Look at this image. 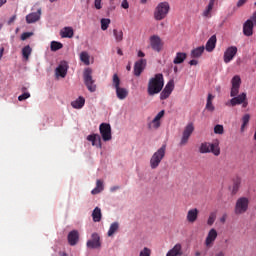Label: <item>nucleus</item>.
Wrapping results in <instances>:
<instances>
[{
  "label": "nucleus",
  "mask_w": 256,
  "mask_h": 256,
  "mask_svg": "<svg viewBox=\"0 0 256 256\" xmlns=\"http://www.w3.org/2000/svg\"><path fill=\"white\" fill-rule=\"evenodd\" d=\"M239 89H241V76L235 75L231 79V90L230 97H233L229 102L226 103L227 107H235L236 105H242V107H247L249 103L247 102V93L243 92L239 94Z\"/></svg>",
  "instance_id": "obj_1"
},
{
  "label": "nucleus",
  "mask_w": 256,
  "mask_h": 256,
  "mask_svg": "<svg viewBox=\"0 0 256 256\" xmlns=\"http://www.w3.org/2000/svg\"><path fill=\"white\" fill-rule=\"evenodd\" d=\"M164 85H165V79L163 78V74L161 73L155 74V76L150 78L148 82V88H147L148 95H150V97H153V95H157L158 93H161V91H163Z\"/></svg>",
  "instance_id": "obj_2"
},
{
  "label": "nucleus",
  "mask_w": 256,
  "mask_h": 256,
  "mask_svg": "<svg viewBox=\"0 0 256 256\" xmlns=\"http://www.w3.org/2000/svg\"><path fill=\"white\" fill-rule=\"evenodd\" d=\"M169 11H171V5H169V2L164 1L158 3L154 10L155 21H163V19H166L167 15H169Z\"/></svg>",
  "instance_id": "obj_3"
},
{
  "label": "nucleus",
  "mask_w": 256,
  "mask_h": 256,
  "mask_svg": "<svg viewBox=\"0 0 256 256\" xmlns=\"http://www.w3.org/2000/svg\"><path fill=\"white\" fill-rule=\"evenodd\" d=\"M199 152L202 154L213 153L215 157L221 155V148L219 147V140H216L213 143L203 142L199 147Z\"/></svg>",
  "instance_id": "obj_4"
},
{
  "label": "nucleus",
  "mask_w": 256,
  "mask_h": 256,
  "mask_svg": "<svg viewBox=\"0 0 256 256\" xmlns=\"http://www.w3.org/2000/svg\"><path fill=\"white\" fill-rule=\"evenodd\" d=\"M167 152V145H162L150 158L151 169H157L163 159H165V153Z\"/></svg>",
  "instance_id": "obj_5"
},
{
  "label": "nucleus",
  "mask_w": 256,
  "mask_h": 256,
  "mask_svg": "<svg viewBox=\"0 0 256 256\" xmlns=\"http://www.w3.org/2000/svg\"><path fill=\"white\" fill-rule=\"evenodd\" d=\"M83 79L88 91H90V93H95V91H97V85L93 79V70L91 68H86L84 70Z\"/></svg>",
  "instance_id": "obj_6"
},
{
  "label": "nucleus",
  "mask_w": 256,
  "mask_h": 256,
  "mask_svg": "<svg viewBox=\"0 0 256 256\" xmlns=\"http://www.w3.org/2000/svg\"><path fill=\"white\" fill-rule=\"evenodd\" d=\"M249 209V198L241 197L236 201L234 213L235 215H243V213H247Z\"/></svg>",
  "instance_id": "obj_7"
},
{
  "label": "nucleus",
  "mask_w": 256,
  "mask_h": 256,
  "mask_svg": "<svg viewBox=\"0 0 256 256\" xmlns=\"http://www.w3.org/2000/svg\"><path fill=\"white\" fill-rule=\"evenodd\" d=\"M194 131H195V126H193V123L187 124V126L184 128V131L182 133V138L180 140L181 147L189 143V138L191 137V135H193Z\"/></svg>",
  "instance_id": "obj_8"
},
{
  "label": "nucleus",
  "mask_w": 256,
  "mask_h": 256,
  "mask_svg": "<svg viewBox=\"0 0 256 256\" xmlns=\"http://www.w3.org/2000/svg\"><path fill=\"white\" fill-rule=\"evenodd\" d=\"M99 131L103 141L107 142L113 139V136L111 135V124H108V123L100 124Z\"/></svg>",
  "instance_id": "obj_9"
},
{
  "label": "nucleus",
  "mask_w": 256,
  "mask_h": 256,
  "mask_svg": "<svg viewBox=\"0 0 256 256\" xmlns=\"http://www.w3.org/2000/svg\"><path fill=\"white\" fill-rule=\"evenodd\" d=\"M174 89H175V82H173V80H170L160 94L161 101H165V99H169V96L171 95V93H173Z\"/></svg>",
  "instance_id": "obj_10"
},
{
  "label": "nucleus",
  "mask_w": 256,
  "mask_h": 256,
  "mask_svg": "<svg viewBox=\"0 0 256 256\" xmlns=\"http://www.w3.org/2000/svg\"><path fill=\"white\" fill-rule=\"evenodd\" d=\"M150 46L153 49V51H156L157 53H159L163 49V41L161 40V37L157 35L151 36Z\"/></svg>",
  "instance_id": "obj_11"
},
{
  "label": "nucleus",
  "mask_w": 256,
  "mask_h": 256,
  "mask_svg": "<svg viewBox=\"0 0 256 256\" xmlns=\"http://www.w3.org/2000/svg\"><path fill=\"white\" fill-rule=\"evenodd\" d=\"M86 247L88 249H99L101 247V237H99V234L93 233L91 239L87 241Z\"/></svg>",
  "instance_id": "obj_12"
},
{
  "label": "nucleus",
  "mask_w": 256,
  "mask_h": 256,
  "mask_svg": "<svg viewBox=\"0 0 256 256\" xmlns=\"http://www.w3.org/2000/svg\"><path fill=\"white\" fill-rule=\"evenodd\" d=\"M237 46H230L224 52V63H231L232 59H235V55H237Z\"/></svg>",
  "instance_id": "obj_13"
},
{
  "label": "nucleus",
  "mask_w": 256,
  "mask_h": 256,
  "mask_svg": "<svg viewBox=\"0 0 256 256\" xmlns=\"http://www.w3.org/2000/svg\"><path fill=\"white\" fill-rule=\"evenodd\" d=\"M145 67H147V60L140 59L134 64V75L135 77H141V73L145 71Z\"/></svg>",
  "instance_id": "obj_14"
},
{
  "label": "nucleus",
  "mask_w": 256,
  "mask_h": 256,
  "mask_svg": "<svg viewBox=\"0 0 256 256\" xmlns=\"http://www.w3.org/2000/svg\"><path fill=\"white\" fill-rule=\"evenodd\" d=\"M217 236H218L217 230L215 228H211L205 239L206 247L208 248L211 247L215 243Z\"/></svg>",
  "instance_id": "obj_15"
},
{
  "label": "nucleus",
  "mask_w": 256,
  "mask_h": 256,
  "mask_svg": "<svg viewBox=\"0 0 256 256\" xmlns=\"http://www.w3.org/2000/svg\"><path fill=\"white\" fill-rule=\"evenodd\" d=\"M217 3H219V0H209L208 5L206 6V8L204 9L203 13H202V17H206L207 19H211L212 17V11L213 8L215 7V5H217Z\"/></svg>",
  "instance_id": "obj_16"
},
{
  "label": "nucleus",
  "mask_w": 256,
  "mask_h": 256,
  "mask_svg": "<svg viewBox=\"0 0 256 256\" xmlns=\"http://www.w3.org/2000/svg\"><path fill=\"white\" fill-rule=\"evenodd\" d=\"M68 243L71 245V247H75L79 243V231L72 230L68 233L67 236Z\"/></svg>",
  "instance_id": "obj_17"
},
{
  "label": "nucleus",
  "mask_w": 256,
  "mask_h": 256,
  "mask_svg": "<svg viewBox=\"0 0 256 256\" xmlns=\"http://www.w3.org/2000/svg\"><path fill=\"white\" fill-rule=\"evenodd\" d=\"M255 27V24L253 23V20L248 19L243 24V33L246 37H251L253 35V29Z\"/></svg>",
  "instance_id": "obj_18"
},
{
  "label": "nucleus",
  "mask_w": 256,
  "mask_h": 256,
  "mask_svg": "<svg viewBox=\"0 0 256 256\" xmlns=\"http://www.w3.org/2000/svg\"><path fill=\"white\" fill-rule=\"evenodd\" d=\"M69 69V64L67 61L60 62L59 66L56 68V75H59L62 78L67 77V71Z\"/></svg>",
  "instance_id": "obj_19"
},
{
  "label": "nucleus",
  "mask_w": 256,
  "mask_h": 256,
  "mask_svg": "<svg viewBox=\"0 0 256 256\" xmlns=\"http://www.w3.org/2000/svg\"><path fill=\"white\" fill-rule=\"evenodd\" d=\"M197 219H199V209L192 208L188 210L186 215V221H188V223H195Z\"/></svg>",
  "instance_id": "obj_20"
},
{
  "label": "nucleus",
  "mask_w": 256,
  "mask_h": 256,
  "mask_svg": "<svg viewBox=\"0 0 256 256\" xmlns=\"http://www.w3.org/2000/svg\"><path fill=\"white\" fill-rule=\"evenodd\" d=\"M41 19V8L37 10V12H32L26 16V23H37Z\"/></svg>",
  "instance_id": "obj_21"
},
{
  "label": "nucleus",
  "mask_w": 256,
  "mask_h": 256,
  "mask_svg": "<svg viewBox=\"0 0 256 256\" xmlns=\"http://www.w3.org/2000/svg\"><path fill=\"white\" fill-rule=\"evenodd\" d=\"M87 141H91L92 145L94 147H98V149H101L102 143H101V136L99 134H90L87 136Z\"/></svg>",
  "instance_id": "obj_22"
},
{
  "label": "nucleus",
  "mask_w": 256,
  "mask_h": 256,
  "mask_svg": "<svg viewBox=\"0 0 256 256\" xmlns=\"http://www.w3.org/2000/svg\"><path fill=\"white\" fill-rule=\"evenodd\" d=\"M60 35L62 39H73L75 32L73 31V27L66 26L60 31Z\"/></svg>",
  "instance_id": "obj_23"
},
{
  "label": "nucleus",
  "mask_w": 256,
  "mask_h": 256,
  "mask_svg": "<svg viewBox=\"0 0 256 256\" xmlns=\"http://www.w3.org/2000/svg\"><path fill=\"white\" fill-rule=\"evenodd\" d=\"M216 45H217V36L212 35L208 39L205 49L206 51H208V53H211L215 49Z\"/></svg>",
  "instance_id": "obj_24"
},
{
  "label": "nucleus",
  "mask_w": 256,
  "mask_h": 256,
  "mask_svg": "<svg viewBox=\"0 0 256 256\" xmlns=\"http://www.w3.org/2000/svg\"><path fill=\"white\" fill-rule=\"evenodd\" d=\"M129 96V90L127 88H116V97L120 99V101H123L124 99H127Z\"/></svg>",
  "instance_id": "obj_25"
},
{
  "label": "nucleus",
  "mask_w": 256,
  "mask_h": 256,
  "mask_svg": "<svg viewBox=\"0 0 256 256\" xmlns=\"http://www.w3.org/2000/svg\"><path fill=\"white\" fill-rule=\"evenodd\" d=\"M73 109H83L85 107V98L83 96L78 97L75 101L71 102Z\"/></svg>",
  "instance_id": "obj_26"
},
{
  "label": "nucleus",
  "mask_w": 256,
  "mask_h": 256,
  "mask_svg": "<svg viewBox=\"0 0 256 256\" xmlns=\"http://www.w3.org/2000/svg\"><path fill=\"white\" fill-rule=\"evenodd\" d=\"M187 59V53L185 52H177L176 57L173 60L174 65H181Z\"/></svg>",
  "instance_id": "obj_27"
},
{
  "label": "nucleus",
  "mask_w": 256,
  "mask_h": 256,
  "mask_svg": "<svg viewBox=\"0 0 256 256\" xmlns=\"http://www.w3.org/2000/svg\"><path fill=\"white\" fill-rule=\"evenodd\" d=\"M181 244H176L167 254L166 256H181L183 252L181 251Z\"/></svg>",
  "instance_id": "obj_28"
},
{
  "label": "nucleus",
  "mask_w": 256,
  "mask_h": 256,
  "mask_svg": "<svg viewBox=\"0 0 256 256\" xmlns=\"http://www.w3.org/2000/svg\"><path fill=\"white\" fill-rule=\"evenodd\" d=\"M205 51V46H199L191 51V57L192 59H199L201 55H203Z\"/></svg>",
  "instance_id": "obj_29"
},
{
  "label": "nucleus",
  "mask_w": 256,
  "mask_h": 256,
  "mask_svg": "<svg viewBox=\"0 0 256 256\" xmlns=\"http://www.w3.org/2000/svg\"><path fill=\"white\" fill-rule=\"evenodd\" d=\"M101 208L96 207L93 212H92V219L94 223H99V221H101Z\"/></svg>",
  "instance_id": "obj_30"
},
{
  "label": "nucleus",
  "mask_w": 256,
  "mask_h": 256,
  "mask_svg": "<svg viewBox=\"0 0 256 256\" xmlns=\"http://www.w3.org/2000/svg\"><path fill=\"white\" fill-rule=\"evenodd\" d=\"M213 99H215V96H213L212 94H208L207 97V103H206V109L207 111H215V106H213Z\"/></svg>",
  "instance_id": "obj_31"
},
{
  "label": "nucleus",
  "mask_w": 256,
  "mask_h": 256,
  "mask_svg": "<svg viewBox=\"0 0 256 256\" xmlns=\"http://www.w3.org/2000/svg\"><path fill=\"white\" fill-rule=\"evenodd\" d=\"M249 121H251V115L245 114L242 117V125L240 128L241 133H243L245 131V128L247 127V125H249Z\"/></svg>",
  "instance_id": "obj_32"
},
{
  "label": "nucleus",
  "mask_w": 256,
  "mask_h": 256,
  "mask_svg": "<svg viewBox=\"0 0 256 256\" xmlns=\"http://www.w3.org/2000/svg\"><path fill=\"white\" fill-rule=\"evenodd\" d=\"M117 231H119V223L113 222L108 230V237H113Z\"/></svg>",
  "instance_id": "obj_33"
},
{
  "label": "nucleus",
  "mask_w": 256,
  "mask_h": 256,
  "mask_svg": "<svg viewBox=\"0 0 256 256\" xmlns=\"http://www.w3.org/2000/svg\"><path fill=\"white\" fill-rule=\"evenodd\" d=\"M103 181L97 180L96 181V187L91 191L92 195H98V193H101L103 191Z\"/></svg>",
  "instance_id": "obj_34"
},
{
  "label": "nucleus",
  "mask_w": 256,
  "mask_h": 256,
  "mask_svg": "<svg viewBox=\"0 0 256 256\" xmlns=\"http://www.w3.org/2000/svg\"><path fill=\"white\" fill-rule=\"evenodd\" d=\"M100 25L102 31H107L109 29V25H111V19L109 18H102L100 20Z\"/></svg>",
  "instance_id": "obj_35"
},
{
  "label": "nucleus",
  "mask_w": 256,
  "mask_h": 256,
  "mask_svg": "<svg viewBox=\"0 0 256 256\" xmlns=\"http://www.w3.org/2000/svg\"><path fill=\"white\" fill-rule=\"evenodd\" d=\"M113 35L115 37L116 43H121V41H123V30L114 29Z\"/></svg>",
  "instance_id": "obj_36"
},
{
  "label": "nucleus",
  "mask_w": 256,
  "mask_h": 256,
  "mask_svg": "<svg viewBox=\"0 0 256 256\" xmlns=\"http://www.w3.org/2000/svg\"><path fill=\"white\" fill-rule=\"evenodd\" d=\"M90 57H89V53H87L86 51L80 53V61H82V63H84V65H89L90 64Z\"/></svg>",
  "instance_id": "obj_37"
},
{
  "label": "nucleus",
  "mask_w": 256,
  "mask_h": 256,
  "mask_svg": "<svg viewBox=\"0 0 256 256\" xmlns=\"http://www.w3.org/2000/svg\"><path fill=\"white\" fill-rule=\"evenodd\" d=\"M33 49H31V46L27 45L22 49V55L26 61L29 59V56L31 55Z\"/></svg>",
  "instance_id": "obj_38"
},
{
  "label": "nucleus",
  "mask_w": 256,
  "mask_h": 256,
  "mask_svg": "<svg viewBox=\"0 0 256 256\" xmlns=\"http://www.w3.org/2000/svg\"><path fill=\"white\" fill-rule=\"evenodd\" d=\"M217 220V212H211L209 214L208 220H207V225L209 227H212L213 223Z\"/></svg>",
  "instance_id": "obj_39"
},
{
  "label": "nucleus",
  "mask_w": 256,
  "mask_h": 256,
  "mask_svg": "<svg viewBox=\"0 0 256 256\" xmlns=\"http://www.w3.org/2000/svg\"><path fill=\"white\" fill-rule=\"evenodd\" d=\"M112 85L114 87V89H119V87H121V79L119 78V75L114 74L113 75V79H112Z\"/></svg>",
  "instance_id": "obj_40"
},
{
  "label": "nucleus",
  "mask_w": 256,
  "mask_h": 256,
  "mask_svg": "<svg viewBox=\"0 0 256 256\" xmlns=\"http://www.w3.org/2000/svg\"><path fill=\"white\" fill-rule=\"evenodd\" d=\"M50 49L51 51H59V49H63V44L61 42L52 41Z\"/></svg>",
  "instance_id": "obj_41"
},
{
  "label": "nucleus",
  "mask_w": 256,
  "mask_h": 256,
  "mask_svg": "<svg viewBox=\"0 0 256 256\" xmlns=\"http://www.w3.org/2000/svg\"><path fill=\"white\" fill-rule=\"evenodd\" d=\"M161 127V121L153 119L148 123V129H159Z\"/></svg>",
  "instance_id": "obj_42"
},
{
  "label": "nucleus",
  "mask_w": 256,
  "mask_h": 256,
  "mask_svg": "<svg viewBox=\"0 0 256 256\" xmlns=\"http://www.w3.org/2000/svg\"><path fill=\"white\" fill-rule=\"evenodd\" d=\"M214 133L216 135H223V133H225V128L223 127V125L218 124L214 127Z\"/></svg>",
  "instance_id": "obj_43"
},
{
  "label": "nucleus",
  "mask_w": 256,
  "mask_h": 256,
  "mask_svg": "<svg viewBox=\"0 0 256 256\" xmlns=\"http://www.w3.org/2000/svg\"><path fill=\"white\" fill-rule=\"evenodd\" d=\"M239 187H241V179L238 178L233 184L232 193H237V191H239Z\"/></svg>",
  "instance_id": "obj_44"
},
{
  "label": "nucleus",
  "mask_w": 256,
  "mask_h": 256,
  "mask_svg": "<svg viewBox=\"0 0 256 256\" xmlns=\"http://www.w3.org/2000/svg\"><path fill=\"white\" fill-rule=\"evenodd\" d=\"M139 256H151V249L145 247L143 250L140 252Z\"/></svg>",
  "instance_id": "obj_45"
},
{
  "label": "nucleus",
  "mask_w": 256,
  "mask_h": 256,
  "mask_svg": "<svg viewBox=\"0 0 256 256\" xmlns=\"http://www.w3.org/2000/svg\"><path fill=\"white\" fill-rule=\"evenodd\" d=\"M29 97H31V94L29 92H24L18 97V101H25L26 99H29Z\"/></svg>",
  "instance_id": "obj_46"
},
{
  "label": "nucleus",
  "mask_w": 256,
  "mask_h": 256,
  "mask_svg": "<svg viewBox=\"0 0 256 256\" xmlns=\"http://www.w3.org/2000/svg\"><path fill=\"white\" fill-rule=\"evenodd\" d=\"M29 37H33V32H24L21 35V40L22 41H27V39H29Z\"/></svg>",
  "instance_id": "obj_47"
},
{
  "label": "nucleus",
  "mask_w": 256,
  "mask_h": 256,
  "mask_svg": "<svg viewBox=\"0 0 256 256\" xmlns=\"http://www.w3.org/2000/svg\"><path fill=\"white\" fill-rule=\"evenodd\" d=\"M163 117H165V110L160 111L156 116H155V120L156 121H161V119H163Z\"/></svg>",
  "instance_id": "obj_48"
},
{
  "label": "nucleus",
  "mask_w": 256,
  "mask_h": 256,
  "mask_svg": "<svg viewBox=\"0 0 256 256\" xmlns=\"http://www.w3.org/2000/svg\"><path fill=\"white\" fill-rule=\"evenodd\" d=\"M122 9H129V2L127 0H123L121 3Z\"/></svg>",
  "instance_id": "obj_49"
},
{
  "label": "nucleus",
  "mask_w": 256,
  "mask_h": 256,
  "mask_svg": "<svg viewBox=\"0 0 256 256\" xmlns=\"http://www.w3.org/2000/svg\"><path fill=\"white\" fill-rule=\"evenodd\" d=\"M101 1H103V0H95V2H94V5H95V9H101L102 8V6H101Z\"/></svg>",
  "instance_id": "obj_50"
},
{
  "label": "nucleus",
  "mask_w": 256,
  "mask_h": 256,
  "mask_svg": "<svg viewBox=\"0 0 256 256\" xmlns=\"http://www.w3.org/2000/svg\"><path fill=\"white\" fill-rule=\"evenodd\" d=\"M15 19H17V15H13V16L8 20V25H12V23L15 22Z\"/></svg>",
  "instance_id": "obj_51"
},
{
  "label": "nucleus",
  "mask_w": 256,
  "mask_h": 256,
  "mask_svg": "<svg viewBox=\"0 0 256 256\" xmlns=\"http://www.w3.org/2000/svg\"><path fill=\"white\" fill-rule=\"evenodd\" d=\"M246 3H247V0H239L237 3V7H243V5Z\"/></svg>",
  "instance_id": "obj_52"
},
{
  "label": "nucleus",
  "mask_w": 256,
  "mask_h": 256,
  "mask_svg": "<svg viewBox=\"0 0 256 256\" xmlns=\"http://www.w3.org/2000/svg\"><path fill=\"white\" fill-rule=\"evenodd\" d=\"M3 53H5V48L1 47L0 48V60L3 58Z\"/></svg>",
  "instance_id": "obj_53"
},
{
  "label": "nucleus",
  "mask_w": 256,
  "mask_h": 256,
  "mask_svg": "<svg viewBox=\"0 0 256 256\" xmlns=\"http://www.w3.org/2000/svg\"><path fill=\"white\" fill-rule=\"evenodd\" d=\"M199 61L193 59L189 62V65H198Z\"/></svg>",
  "instance_id": "obj_54"
},
{
  "label": "nucleus",
  "mask_w": 256,
  "mask_h": 256,
  "mask_svg": "<svg viewBox=\"0 0 256 256\" xmlns=\"http://www.w3.org/2000/svg\"><path fill=\"white\" fill-rule=\"evenodd\" d=\"M250 20L252 21V23L253 22L256 23V12L253 13V15H252Z\"/></svg>",
  "instance_id": "obj_55"
},
{
  "label": "nucleus",
  "mask_w": 256,
  "mask_h": 256,
  "mask_svg": "<svg viewBox=\"0 0 256 256\" xmlns=\"http://www.w3.org/2000/svg\"><path fill=\"white\" fill-rule=\"evenodd\" d=\"M215 256H225V252L220 251V252L216 253Z\"/></svg>",
  "instance_id": "obj_56"
},
{
  "label": "nucleus",
  "mask_w": 256,
  "mask_h": 256,
  "mask_svg": "<svg viewBox=\"0 0 256 256\" xmlns=\"http://www.w3.org/2000/svg\"><path fill=\"white\" fill-rule=\"evenodd\" d=\"M220 221H221V223H225V221H227V217L226 216H222L220 218Z\"/></svg>",
  "instance_id": "obj_57"
},
{
  "label": "nucleus",
  "mask_w": 256,
  "mask_h": 256,
  "mask_svg": "<svg viewBox=\"0 0 256 256\" xmlns=\"http://www.w3.org/2000/svg\"><path fill=\"white\" fill-rule=\"evenodd\" d=\"M138 57H145V53L143 51L138 52Z\"/></svg>",
  "instance_id": "obj_58"
},
{
  "label": "nucleus",
  "mask_w": 256,
  "mask_h": 256,
  "mask_svg": "<svg viewBox=\"0 0 256 256\" xmlns=\"http://www.w3.org/2000/svg\"><path fill=\"white\" fill-rule=\"evenodd\" d=\"M117 54L123 56V50H121V48H118L117 49Z\"/></svg>",
  "instance_id": "obj_59"
},
{
  "label": "nucleus",
  "mask_w": 256,
  "mask_h": 256,
  "mask_svg": "<svg viewBox=\"0 0 256 256\" xmlns=\"http://www.w3.org/2000/svg\"><path fill=\"white\" fill-rule=\"evenodd\" d=\"M5 3H7V0H0V7H3V5H5Z\"/></svg>",
  "instance_id": "obj_60"
},
{
  "label": "nucleus",
  "mask_w": 256,
  "mask_h": 256,
  "mask_svg": "<svg viewBox=\"0 0 256 256\" xmlns=\"http://www.w3.org/2000/svg\"><path fill=\"white\" fill-rule=\"evenodd\" d=\"M117 189H119V186H114V187L111 188V191H112V192H113V191H117Z\"/></svg>",
  "instance_id": "obj_61"
},
{
  "label": "nucleus",
  "mask_w": 256,
  "mask_h": 256,
  "mask_svg": "<svg viewBox=\"0 0 256 256\" xmlns=\"http://www.w3.org/2000/svg\"><path fill=\"white\" fill-rule=\"evenodd\" d=\"M59 255L60 256H68L66 252H60Z\"/></svg>",
  "instance_id": "obj_62"
},
{
  "label": "nucleus",
  "mask_w": 256,
  "mask_h": 256,
  "mask_svg": "<svg viewBox=\"0 0 256 256\" xmlns=\"http://www.w3.org/2000/svg\"><path fill=\"white\" fill-rule=\"evenodd\" d=\"M126 69H127V71H131V65H130V64L127 65V66H126Z\"/></svg>",
  "instance_id": "obj_63"
},
{
  "label": "nucleus",
  "mask_w": 256,
  "mask_h": 256,
  "mask_svg": "<svg viewBox=\"0 0 256 256\" xmlns=\"http://www.w3.org/2000/svg\"><path fill=\"white\" fill-rule=\"evenodd\" d=\"M195 255L196 256H201V252H196Z\"/></svg>",
  "instance_id": "obj_64"
}]
</instances>
